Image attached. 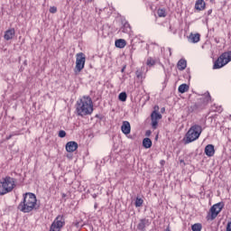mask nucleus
Listing matches in <instances>:
<instances>
[{
	"instance_id": "nucleus-12",
	"label": "nucleus",
	"mask_w": 231,
	"mask_h": 231,
	"mask_svg": "<svg viewBox=\"0 0 231 231\" xmlns=\"http://www.w3.org/2000/svg\"><path fill=\"white\" fill-rule=\"evenodd\" d=\"M121 131L124 134H129L131 133V124L129 123V121L123 122Z\"/></svg>"
},
{
	"instance_id": "nucleus-20",
	"label": "nucleus",
	"mask_w": 231,
	"mask_h": 231,
	"mask_svg": "<svg viewBox=\"0 0 231 231\" xmlns=\"http://www.w3.org/2000/svg\"><path fill=\"white\" fill-rule=\"evenodd\" d=\"M121 32H123V33H131V24L125 22L121 28Z\"/></svg>"
},
{
	"instance_id": "nucleus-31",
	"label": "nucleus",
	"mask_w": 231,
	"mask_h": 231,
	"mask_svg": "<svg viewBox=\"0 0 231 231\" xmlns=\"http://www.w3.org/2000/svg\"><path fill=\"white\" fill-rule=\"evenodd\" d=\"M135 75H136L137 79H142L143 73H142V71H140V70H137L135 72Z\"/></svg>"
},
{
	"instance_id": "nucleus-26",
	"label": "nucleus",
	"mask_w": 231,
	"mask_h": 231,
	"mask_svg": "<svg viewBox=\"0 0 231 231\" xmlns=\"http://www.w3.org/2000/svg\"><path fill=\"white\" fill-rule=\"evenodd\" d=\"M146 64L151 68L156 64V60L149 57L146 60Z\"/></svg>"
},
{
	"instance_id": "nucleus-11",
	"label": "nucleus",
	"mask_w": 231,
	"mask_h": 231,
	"mask_svg": "<svg viewBox=\"0 0 231 231\" xmlns=\"http://www.w3.org/2000/svg\"><path fill=\"white\" fill-rule=\"evenodd\" d=\"M65 149L67 152H75L79 149V143L75 141H70L66 143Z\"/></svg>"
},
{
	"instance_id": "nucleus-9",
	"label": "nucleus",
	"mask_w": 231,
	"mask_h": 231,
	"mask_svg": "<svg viewBox=\"0 0 231 231\" xmlns=\"http://www.w3.org/2000/svg\"><path fill=\"white\" fill-rule=\"evenodd\" d=\"M224 208H225V203L223 202H218L213 205L210 208L211 215L209 219H211V221H213V219H216L219 215V212H221Z\"/></svg>"
},
{
	"instance_id": "nucleus-5",
	"label": "nucleus",
	"mask_w": 231,
	"mask_h": 231,
	"mask_svg": "<svg viewBox=\"0 0 231 231\" xmlns=\"http://www.w3.org/2000/svg\"><path fill=\"white\" fill-rule=\"evenodd\" d=\"M201 133H203V128L199 125H193L186 134V143H192V142H196L199 136H201Z\"/></svg>"
},
{
	"instance_id": "nucleus-1",
	"label": "nucleus",
	"mask_w": 231,
	"mask_h": 231,
	"mask_svg": "<svg viewBox=\"0 0 231 231\" xmlns=\"http://www.w3.org/2000/svg\"><path fill=\"white\" fill-rule=\"evenodd\" d=\"M23 201L20 202L17 208L20 212L23 214H30L32 210H39V206H37V197L33 193H24L23 195Z\"/></svg>"
},
{
	"instance_id": "nucleus-24",
	"label": "nucleus",
	"mask_w": 231,
	"mask_h": 231,
	"mask_svg": "<svg viewBox=\"0 0 231 231\" xmlns=\"http://www.w3.org/2000/svg\"><path fill=\"white\" fill-rule=\"evenodd\" d=\"M203 226L200 223H197L191 226V230L192 231H200L202 230Z\"/></svg>"
},
{
	"instance_id": "nucleus-32",
	"label": "nucleus",
	"mask_w": 231,
	"mask_h": 231,
	"mask_svg": "<svg viewBox=\"0 0 231 231\" xmlns=\"http://www.w3.org/2000/svg\"><path fill=\"white\" fill-rule=\"evenodd\" d=\"M146 136H151V131L146 132Z\"/></svg>"
},
{
	"instance_id": "nucleus-15",
	"label": "nucleus",
	"mask_w": 231,
	"mask_h": 231,
	"mask_svg": "<svg viewBox=\"0 0 231 231\" xmlns=\"http://www.w3.org/2000/svg\"><path fill=\"white\" fill-rule=\"evenodd\" d=\"M14 35H15V29H9L5 32L4 35V39H5V41H11V39H14Z\"/></svg>"
},
{
	"instance_id": "nucleus-10",
	"label": "nucleus",
	"mask_w": 231,
	"mask_h": 231,
	"mask_svg": "<svg viewBox=\"0 0 231 231\" xmlns=\"http://www.w3.org/2000/svg\"><path fill=\"white\" fill-rule=\"evenodd\" d=\"M151 226V220L148 218H141L139 223L137 224V230L139 231H145L147 226Z\"/></svg>"
},
{
	"instance_id": "nucleus-22",
	"label": "nucleus",
	"mask_w": 231,
	"mask_h": 231,
	"mask_svg": "<svg viewBox=\"0 0 231 231\" xmlns=\"http://www.w3.org/2000/svg\"><path fill=\"white\" fill-rule=\"evenodd\" d=\"M151 118L152 120H162V114L156 112V111H153L151 115Z\"/></svg>"
},
{
	"instance_id": "nucleus-8",
	"label": "nucleus",
	"mask_w": 231,
	"mask_h": 231,
	"mask_svg": "<svg viewBox=\"0 0 231 231\" xmlns=\"http://www.w3.org/2000/svg\"><path fill=\"white\" fill-rule=\"evenodd\" d=\"M65 225L64 216H58L52 222L50 231H60Z\"/></svg>"
},
{
	"instance_id": "nucleus-7",
	"label": "nucleus",
	"mask_w": 231,
	"mask_h": 231,
	"mask_svg": "<svg viewBox=\"0 0 231 231\" xmlns=\"http://www.w3.org/2000/svg\"><path fill=\"white\" fill-rule=\"evenodd\" d=\"M86 66V54L79 52L76 54V67L74 69L75 75H79Z\"/></svg>"
},
{
	"instance_id": "nucleus-33",
	"label": "nucleus",
	"mask_w": 231,
	"mask_h": 231,
	"mask_svg": "<svg viewBox=\"0 0 231 231\" xmlns=\"http://www.w3.org/2000/svg\"><path fill=\"white\" fill-rule=\"evenodd\" d=\"M210 14H212V9H209V10L208 11V15H210Z\"/></svg>"
},
{
	"instance_id": "nucleus-23",
	"label": "nucleus",
	"mask_w": 231,
	"mask_h": 231,
	"mask_svg": "<svg viewBox=\"0 0 231 231\" xmlns=\"http://www.w3.org/2000/svg\"><path fill=\"white\" fill-rule=\"evenodd\" d=\"M158 17H167V11L165 8H159L157 10Z\"/></svg>"
},
{
	"instance_id": "nucleus-36",
	"label": "nucleus",
	"mask_w": 231,
	"mask_h": 231,
	"mask_svg": "<svg viewBox=\"0 0 231 231\" xmlns=\"http://www.w3.org/2000/svg\"><path fill=\"white\" fill-rule=\"evenodd\" d=\"M161 163L163 165V163H165V161H162Z\"/></svg>"
},
{
	"instance_id": "nucleus-19",
	"label": "nucleus",
	"mask_w": 231,
	"mask_h": 231,
	"mask_svg": "<svg viewBox=\"0 0 231 231\" xmlns=\"http://www.w3.org/2000/svg\"><path fill=\"white\" fill-rule=\"evenodd\" d=\"M143 147H144V149H151V147H152V141L147 137L144 138L143 140Z\"/></svg>"
},
{
	"instance_id": "nucleus-27",
	"label": "nucleus",
	"mask_w": 231,
	"mask_h": 231,
	"mask_svg": "<svg viewBox=\"0 0 231 231\" xmlns=\"http://www.w3.org/2000/svg\"><path fill=\"white\" fill-rule=\"evenodd\" d=\"M142 205H143V200L137 197L135 199V207L140 208Z\"/></svg>"
},
{
	"instance_id": "nucleus-25",
	"label": "nucleus",
	"mask_w": 231,
	"mask_h": 231,
	"mask_svg": "<svg viewBox=\"0 0 231 231\" xmlns=\"http://www.w3.org/2000/svg\"><path fill=\"white\" fill-rule=\"evenodd\" d=\"M118 99L121 101V102H125V100H127V93L125 92H121L118 96Z\"/></svg>"
},
{
	"instance_id": "nucleus-4",
	"label": "nucleus",
	"mask_w": 231,
	"mask_h": 231,
	"mask_svg": "<svg viewBox=\"0 0 231 231\" xmlns=\"http://www.w3.org/2000/svg\"><path fill=\"white\" fill-rule=\"evenodd\" d=\"M15 189V179L5 176L0 180V196L9 194Z\"/></svg>"
},
{
	"instance_id": "nucleus-37",
	"label": "nucleus",
	"mask_w": 231,
	"mask_h": 231,
	"mask_svg": "<svg viewBox=\"0 0 231 231\" xmlns=\"http://www.w3.org/2000/svg\"><path fill=\"white\" fill-rule=\"evenodd\" d=\"M62 198H66V194H62Z\"/></svg>"
},
{
	"instance_id": "nucleus-6",
	"label": "nucleus",
	"mask_w": 231,
	"mask_h": 231,
	"mask_svg": "<svg viewBox=\"0 0 231 231\" xmlns=\"http://www.w3.org/2000/svg\"><path fill=\"white\" fill-rule=\"evenodd\" d=\"M231 61V51L222 53L217 60L214 62L213 69H221Z\"/></svg>"
},
{
	"instance_id": "nucleus-3",
	"label": "nucleus",
	"mask_w": 231,
	"mask_h": 231,
	"mask_svg": "<svg viewBox=\"0 0 231 231\" xmlns=\"http://www.w3.org/2000/svg\"><path fill=\"white\" fill-rule=\"evenodd\" d=\"M211 101L212 97H210V93L208 91L198 100V102L188 107V113H199L200 111H203Z\"/></svg>"
},
{
	"instance_id": "nucleus-28",
	"label": "nucleus",
	"mask_w": 231,
	"mask_h": 231,
	"mask_svg": "<svg viewBox=\"0 0 231 231\" xmlns=\"http://www.w3.org/2000/svg\"><path fill=\"white\" fill-rule=\"evenodd\" d=\"M152 129H158V120L152 119Z\"/></svg>"
},
{
	"instance_id": "nucleus-13",
	"label": "nucleus",
	"mask_w": 231,
	"mask_h": 231,
	"mask_svg": "<svg viewBox=\"0 0 231 231\" xmlns=\"http://www.w3.org/2000/svg\"><path fill=\"white\" fill-rule=\"evenodd\" d=\"M215 153H216V150L214 149L213 144H208L205 147V154H207L209 158L214 156Z\"/></svg>"
},
{
	"instance_id": "nucleus-35",
	"label": "nucleus",
	"mask_w": 231,
	"mask_h": 231,
	"mask_svg": "<svg viewBox=\"0 0 231 231\" xmlns=\"http://www.w3.org/2000/svg\"><path fill=\"white\" fill-rule=\"evenodd\" d=\"M12 138V135H9L8 137H6V140H10Z\"/></svg>"
},
{
	"instance_id": "nucleus-21",
	"label": "nucleus",
	"mask_w": 231,
	"mask_h": 231,
	"mask_svg": "<svg viewBox=\"0 0 231 231\" xmlns=\"http://www.w3.org/2000/svg\"><path fill=\"white\" fill-rule=\"evenodd\" d=\"M179 93H187V91H189V85L187 84H181L180 85L179 88H178Z\"/></svg>"
},
{
	"instance_id": "nucleus-2",
	"label": "nucleus",
	"mask_w": 231,
	"mask_h": 231,
	"mask_svg": "<svg viewBox=\"0 0 231 231\" xmlns=\"http://www.w3.org/2000/svg\"><path fill=\"white\" fill-rule=\"evenodd\" d=\"M76 113L78 116H88L93 114V100L89 96H84L77 101Z\"/></svg>"
},
{
	"instance_id": "nucleus-14",
	"label": "nucleus",
	"mask_w": 231,
	"mask_h": 231,
	"mask_svg": "<svg viewBox=\"0 0 231 231\" xmlns=\"http://www.w3.org/2000/svg\"><path fill=\"white\" fill-rule=\"evenodd\" d=\"M206 6L207 4L205 3V0H197L195 3V9L199 10V12L205 10Z\"/></svg>"
},
{
	"instance_id": "nucleus-18",
	"label": "nucleus",
	"mask_w": 231,
	"mask_h": 231,
	"mask_svg": "<svg viewBox=\"0 0 231 231\" xmlns=\"http://www.w3.org/2000/svg\"><path fill=\"white\" fill-rule=\"evenodd\" d=\"M116 48H125V46H127V42H125V40L124 39H119V40H116Z\"/></svg>"
},
{
	"instance_id": "nucleus-29",
	"label": "nucleus",
	"mask_w": 231,
	"mask_h": 231,
	"mask_svg": "<svg viewBox=\"0 0 231 231\" xmlns=\"http://www.w3.org/2000/svg\"><path fill=\"white\" fill-rule=\"evenodd\" d=\"M65 136H66V131L60 130V131L59 132V137H60V138H65Z\"/></svg>"
},
{
	"instance_id": "nucleus-34",
	"label": "nucleus",
	"mask_w": 231,
	"mask_h": 231,
	"mask_svg": "<svg viewBox=\"0 0 231 231\" xmlns=\"http://www.w3.org/2000/svg\"><path fill=\"white\" fill-rule=\"evenodd\" d=\"M124 71H125V66L123 67V69H121V72L124 73Z\"/></svg>"
},
{
	"instance_id": "nucleus-16",
	"label": "nucleus",
	"mask_w": 231,
	"mask_h": 231,
	"mask_svg": "<svg viewBox=\"0 0 231 231\" xmlns=\"http://www.w3.org/2000/svg\"><path fill=\"white\" fill-rule=\"evenodd\" d=\"M201 39V35L199 33H191L189 36V42H193L194 44L196 42H199Z\"/></svg>"
},
{
	"instance_id": "nucleus-30",
	"label": "nucleus",
	"mask_w": 231,
	"mask_h": 231,
	"mask_svg": "<svg viewBox=\"0 0 231 231\" xmlns=\"http://www.w3.org/2000/svg\"><path fill=\"white\" fill-rule=\"evenodd\" d=\"M49 12L51 14H57V7L56 6L50 7Z\"/></svg>"
},
{
	"instance_id": "nucleus-38",
	"label": "nucleus",
	"mask_w": 231,
	"mask_h": 231,
	"mask_svg": "<svg viewBox=\"0 0 231 231\" xmlns=\"http://www.w3.org/2000/svg\"><path fill=\"white\" fill-rule=\"evenodd\" d=\"M170 30H172V26H170Z\"/></svg>"
},
{
	"instance_id": "nucleus-17",
	"label": "nucleus",
	"mask_w": 231,
	"mask_h": 231,
	"mask_svg": "<svg viewBox=\"0 0 231 231\" xmlns=\"http://www.w3.org/2000/svg\"><path fill=\"white\" fill-rule=\"evenodd\" d=\"M177 68L180 71H183L187 68V60L180 59L177 63Z\"/></svg>"
}]
</instances>
